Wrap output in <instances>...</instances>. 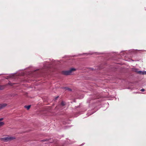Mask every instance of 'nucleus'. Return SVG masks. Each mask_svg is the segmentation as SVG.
I'll return each instance as SVG.
<instances>
[{"label":"nucleus","mask_w":146,"mask_h":146,"mask_svg":"<svg viewBox=\"0 0 146 146\" xmlns=\"http://www.w3.org/2000/svg\"><path fill=\"white\" fill-rule=\"evenodd\" d=\"M46 141V140H44L43 141Z\"/></svg>","instance_id":"nucleus-11"},{"label":"nucleus","mask_w":146,"mask_h":146,"mask_svg":"<svg viewBox=\"0 0 146 146\" xmlns=\"http://www.w3.org/2000/svg\"><path fill=\"white\" fill-rule=\"evenodd\" d=\"M15 138L14 137L9 136L2 138L1 139V140L5 142H6L13 139Z\"/></svg>","instance_id":"nucleus-2"},{"label":"nucleus","mask_w":146,"mask_h":146,"mask_svg":"<svg viewBox=\"0 0 146 146\" xmlns=\"http://www.w3.org/2000/svg\"><path fill=\"white\" fill-rule=\"evenodd\" d=\"M141 91L142 92H144L145 91V89H142L141 90Z\"/></svg>","instance_id":"nucleus-9"},{"label":"nucleus","mask_w":146,"mask_h":146,"mask_svg":"<svg viewBox=\"0 0 146 146\" xmlns=\"http://www.w3.org/2000/svg\"><path fill=\"white\" fill-rule=\"evenodd\" d=\"M25 107L27 108V109L28 110L30 108L31 106L29 105L27 106H25Z\"/></svg>","instance_id":"nucleus-6"},{"label":"nucleus","mask_w":146,"mask_h":146,"mask_svg":"<svg viewBox=\"0 0 146 146\" xmlns=\"http://www.w3.org/2000/svg\"><path fill=\"white\" fill-rule=\"evenodd\" d=\"M136 72L138 74L142 75L146 74V71H137Z\"/></svg>","instance_id":"nucleus-3"},{"label":"nucleus","mask_w":146,"mask_h":146,"mask_svg":"<svg viewBox=\"0 0 146 146\" xmlns=\"http://www.w3.org/2000/svg\"><path fill=\"white\" fill-rule=\"evenodd\" d=\"M66 88V89H68V88Z\"/></svg>","instance_id":"nucleus-10"},{"label":"nucleus","mask_w":146,"mask_h":146,"mask_svg":"<svg viewBox=\"0 0 146 146\" xmlns=\"http://www.w3.org/2000/svg\"><path fill=\"white\" fill-rule=\"evenodd\" d=\"M7 105V104L5 103L0 104V109H3L4 107H6Z\"/></svg>","instance_id":"nucleus-4"},{"label":"nucleus","mask_w":146,"mask_h":146,"mask_svg":"<svg viewBox=\"0 0 146 146\" xmlns=\"http://www.w3.org/2000/svg\"><path fill=\"white\" fill-rule=\"evenodd\" d=\"M3 119V118H0V127L3 126L4 125V123L2 121Z\"/></svg>","instance_id":"nucleus-5"},{"label":"nucleus","mask_w":146,"mask_h":146,"mask_svg":"<svg viewBox=\"0 0 146 146\" xmlns=\"http://www.w3.org/2000/svg\"><path fill=\"white\" fill-rule=\"evenodd\" d=\"M76 70V69L74 68H71L69 70L63 71L62 73L63 74L65 75H68L71 74L72 72Z\"/></svg>","instance_id":"nucleus-1"},{"label":"nucleus","mask_w":146,"mask_h":146,"mask_svg":"<svg viewBox=\"0 0 146 146\" xmlns=\"http://www.w3.org/2000/svg\"><path fill=\"white\" fill-rule=\"evenodd\" d=\"M8 84H9V85H11V86H12V85H13V84H13V83H11V82H9L8 83Z\"/></svg>","instance_id":"nucleus-8"},{"label":"nucleus","mask_w":146,"mask_h":146,"mask_svg":"<svg viewBox=\"0 0 146 146\" xmlns=\"http://www.w3.org/2000/svg\"><path fill=\"white\" fill-rule=\"evenodd\" d=\"M65 104L64 102L63 101L61 103V105L62 106H64L65 105Z\"/></svg>","instance_id":"nucleus-7"}]
</instances>
